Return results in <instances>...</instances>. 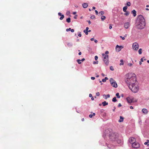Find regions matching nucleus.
I'll return each instance as SVG.
<instances>
[{
  "mask_svg": "<svg viewBox=\"0 0 149 149\" xmlns=\"http://www.w3.org/2000/svg\"><path fill=\"white\" fill-rule=\"evenodd\" d=\"M126 76V78L125 79V82L128 86L136 83V80L135 74H127Z\"/></svg>",
  "mask_w": 149,
  "mask_h": 149,
  "instance_id": "nucleus-1",
  "label": "nucleus"
},
{
  "mask_svg": "<svg viewBox=\"0 0 149 149\" xmlns=\"http://www.w3.org/2000/svg\"><path fill=\"white\" fill-rule=\"evenodd\" d=\"M136 83H134V84H132L130 86H128L130 89L131 91L134 93H137L139 89L138 86L137 85H136Z\"/></svg>",
  "mask_w": 149,
  "mask_h": 149,
  "instance_id": "nucleus-2",
  "label": "nucleus"
},
{
  "mask_svg": "<svg viewBox=\"0 0 149 149\" xmlns=\"http://www.w3.org/2000/svg\"><path fill=\"white\" fill-rule=\"evenodd\" d=\"M118 135L116 133L111 132L109 135V138L112 141H114L117 138Z\"/></svg>",
  "mask_w": 149,
  "mask_h": 149,
  "instance_id": "nucleus-3",
  "label": "nucleus"
},
{
  "mask_svg": "<svg viewBox=\"0 0 149 149\" xmlns=\"http://www.w3.org/2000/svg\"><path fill=\"white\" fill-rule=\"evenodd\" d=\"M102 54V56H104V58L103 59V61L106 65H108L109 63L108 55H105V54L104 53Z\"/></svg>",
  "mask_w": 149,
  "mask_h": 149,
  "instance_id": "nucleus-4",
  "label": "nucleus"
},
{
  "mask_svg": "<svg viewBox=\"0 0 149 149\" xmlns=\"http://www.w3.org/2000/svg\"><path fill=\"white\" fill-rule=\"evenodd\" d=\"M146 25V23L137 22V26L138 29H143Z\"/></svg>",
  "mask_w": 149,
  "mask_h": 149,
  "instance_id": "nucleus-5",
  "label": "nucleus"
},
{
  "mask_svg": "<svg viewBox=\"0 0 149 149\" xmlns=\"http://www.w3.org/2000/svg\"><path fill=\"white\" fill-rule=\"evenodd\" d=\"M137 22L146 23L144 17L141 15H139L137 18Z\"/></svg>",
  "mask_w": 149,
  "mask_h": 149,
  "instance_id": "nucleus-6",
  "label": "nucleus"
},
{
  "mask_svg": "<svg viewBox=\"0 0 149 149\" xmlns=\"http://www.w3.org/2000/svg\"><path fill=\"white\" fill-rule=\"evenodd\" d=\"M110 82L111 85L113 87L116 88L117 87V85L116 82L113 80L112 78L110 79Z\"/></svg>",
  "mask_w": 149,
  "mask_h": 149,
  "instance_id": "nucleus-7",
  "label": "nucleus"
},
{
  "mask_svg": "<svg viewBox=\"0 0 149 149\" xmlns=\"http://www.w3.org/2000/svg\"><path fill=\"white\" fill-rule=\"evenodd\" d=\"M132 47L133 49L136 51L139 48V45L137 43L135 42L132 44Z\"/></svg>",
  "mask_w": 149,
  "mask_h": 149,
  "instance_id": "nucleus-8",
  "label": "nucleus"
},
{
  "mask_svg": "<svg viewBox=\"0 0 149 149\" xmlns=\"http://www.w3.org/2000/svg\"><path fill=\"white\" fill-rule=\"evenodd\" d=\"M132 146L134 148H137L139 147L140 145L138 142H135L132 143Z\"/></svg>",
  "mask_w": 149,
  "mask_h": 149,
  "instance_id": "nucleus-9",
  "label": "nucleus"
},
{
  "mask_svg": "<svg viewBox=\"0 0 149 149\" xmlns=\"http://www.w3.org/2000/svg\"><path fill=\"white\" fill-rule=\"evenodd\" d=\"M123 48V47L122 46H119L117 45L116 47V51L119 52Z\"/></svg>",
  "mask_w": 149,
  "mask_h": 149,
  "instance_id": "nucleus-10",
  "label": "nucleus"
},
{
  "mask_svg": "<svg viewBox=\"0 0 149 149\" xmlns=\"http://www.w3.org/2000/svg\"><path fill=\"white\" fill-rule=\"evenodd\" d=\"M136 141V139L135 138L133 137H131L129 139V141L130 143L132 144L133 143L135 142Z\"/></svg>",
  "mask_w": 149,
  "mask_h": 149,
  "instance_id": "nucleus-11",
  "label": "nucleus"
},
{
  "mask_svg": "<svg viewBox=\"0 0 149 149\" xmlns=\"http://www.w3.org/2000/svg\"><path fill=\"white\" fill-rule=\"evenodd\" d=\"M130 26V22H127L124 24V27L125 28L127 29H128Z\"/></svg>",
  "mask_w": 149,
  "mask_h": 149,
  "instance_id": "nucleus-12",
  "label": "nucleus"
},
{
  "mask_svg": "<svg viewBox=\"0 0 149 149\" xmlns=\"http://www.w3.org/2000/svg\"><path fill=\"white\" fill-rule=\"evenodd\" d=\"M110 133V131L108 129H107L104 130V133L105 136H106L108 134Z\"/></svg>",
  "mask_w": 149,
  "mask_h": 149,
  "instance_id": "nucleus-13",
  "label": "nucleus"
},
{
  "mask_svg": "<svg viewBox=\"0 0 149 149\" xmlns=\"http://www.w3.org/2000/svg\"><path fill=\"white\" fill-rule=\"evenodd\" d=\"M107 146L108 148L110 149H113L114 147V146L113 145L110 144H107Z\"/></svg>",
  "mask_w": 149,
  "mask_h": 149,
  "instance_id": "nucleus-14",
  "label": "nucleus"
},
{
  "mask_svg": "<svg viewBox=\"0 0 149 149\" xmlns=\"http://www.w3.org/2000/svg\"><path fill=\"white\" fill-rule=\"evenodd\" d=\"M88 6V4L87 3H84L82 4V6L84 8H86Z\"/></svg>",
  "mask_w": 149,
  "mask_h": 149,
  "instance_id": "nucleus-15",
  "label": "nucleus"
},
{
  "mask_svg": "<svg viewBox=\"0 0 149 149\" xmlns=\"http://www.w3.org/2000/svg\"><path fill=\"white\" fill-rule=\"evenodd\" d=\"M136 12L135 10H133L132 11V13L133 14L134 17H135L136 15Z\"/></svg>",
  "mask_w": 149,
  "mask_h": 149,
  "instance_id": "nucleus-16",
  "label": "nucleus"
},
{
  "mask_svg": "<svg viewBox=\"0 0 149 149\" xmlns=\"http://www.w3.org/2000/svg\"><path fill=\"white\" fill-rule=\"evenodd\" d=\"M120 119L118 120V122L120 123L123 122V121L124 118L120 116Z\"/></svg>",
  "mask_w": 149,
  "mask_h": 149,
  "instance_id": "nucleus-17",
  "label": "nucleus"
},
{
  "mask_svg": "<svg viewBox=\"0 0 149 149\" xmlns=\"http://www.w3.org/2000/svg\"><path fill=\"white\" fill-rule=\"evenodd\" d=\"M142 111L144 114H146L148 112L147 110L146 109H143Z\"/></svg>",
  "mask_w": 149,
  "mask_h": 149,
  "instance_id": "nucleus-18",
  "label": "nucleus"
},
{
  "mask_svg": "<svg viewBox=\"0 0 149 149\" xmlns=\"http://www.w3.org/2000/svg\"><path fill=\"white\" fill-rule=\"evenodd\" d=\"M127 100L128 102L129 103H131L132 102V100L129 97H127Z\"/></svg>",
  "mask_w": 149,
  "mask_h": 149,
  "instance_id": "nucleus-19",
  "label": "nucleus"
},
{
  "mask_svg": "<svg viewBox=\"0 0 149 149\" xmlns=\"http://www.w3.org/2000/svg\"><path fill=\"white\" fill-rule=\"evenodd\" d=\"M103 96H104V98L105 99H107L108 98H109L110 97V95L109 94L107 95H104Z\"/></svg>",
  "mask_w": 149,
  "mask_h": 149,
  "instance_id": "nucleus-20",
  "label": "nucleus"
},
{
  "mask_svg": "<svg viewBox=\"0 0 149 149\" xmlns=\"http://www.w3.org/2000/svg\"><path fill=\"white\" fill-rule=\"evenodd\" d=\"M102 104L104 106H105L106 105H107L108 104V102H106L105 101L103 102Z\"/></svg>",
  "mask_w": 149,
  "mask_h": 149,
  "instance_id": "nucleus-21",
  "label": "nucleus"
},
{
  "mask_svg": "<svg viewBox=\"0 0 149 149\" xmlns=\"http://www.w3.org/2000/svg\"><path fill=\"white\" fill-rule=\"evenodd\" d=\"M144 144L145 145H147V146H149V140L147 139L146 141L144 143Z\"/></svg>",
  "mask_w": 149,
  "mask_h": 149,
  "instance_id": "nucleus-22",
  "label": "nucleus"
},
{
  "mask_svg": "<svg viewBox=\"0 0 149 149\" xmlns=\"http://www.w3.org/2000/svg\"><path fill=\"white\" fill-rule=\"evenodd\" d=\"M127 6H125L123 8V11L125 12H126V10L127 9Z\"/></svg>",
  "mask_w": 149,
  "mask_h": 149,
  "instance_id": "nucleus-23",
  "label": "nucleus"
},
{
  "mask_svg": "<svg viewBox=\"0 0 149 149\" xmlns=\"http://www.w3.org/2000/svg\"><path fill=\"white\" fill-rule=\"evenodd\" d=\"M112 101L113 102H115L116 101H117V100L116 99V97H114L113 99H112Z\"/></svg>",
  "mask_w": 149,
  "mask_h": 149,
  "instance_id": "nucleus-24",
  "label": "nucleus"
},
{
  "mask_svg": "<svg viewBox=\"0 0 149 149\" xmlns=\"http://www.w3.org/2000/svg\"><path fill=\"white\" fill-rule=\"evenodd\" d=\"M66 22L68 23H69L70 22V17H68L67 19L66 20Z\"/></svg>",
  "mask_w": 149,
  "mask_h": 149,
  "instance_id": "nucleus-25",
  "label": "nucleus"
},
{
  "mask_svg": "<svg viewBox=\"0 0 149 149\" xmlns=\"http://www.w3.org/2000/svg\"><path fill=\"white\" fill-rule=\"evenodd\" d=\"M106 17L104 16H102L101 17V19L102 21H103L105 19Z\"/></svg>",
  "mask_w": 149,
  "mask_h": 149,
  "instance_id": "nucleus-26",
  "label": "nucleus"
},
{
  "mask_svg": "<svg viewBox=\"0 0 149 149\" xmlns=\"http://www.w3.org/2000/svg\"><path fill=\"white\" fill-rule=\"evenodd\" d=\"M120 62H121V63L120 64V65H123L124 64V63H123V60H122V59L121 60H120Z\"/></svg>",
  "mask_w": 149,
  "mask_h": 149,
  "instance_id": "nucleus-27",
  "label": "nucleus"
},
{
  "mask_svg": "<svg viewBox=\"0 0 149 149\" xmlns=\"http://www.w3.org/2000/svg\"><path fill=\"white\" fill-rule=\"evenodd\" d=\"M116 96L118 98H120V96L119 95V93H117L116 94Z\"/></svg>",
  "mask_w": 149,
  "mask_h": 149,
  "instance_id": "nucleus-28",
  "label": "nucleus"
},
{
  "mask_svg": "<svg viewBox=\"0 0 149 149\" xmlns=\"http://www.w3.org/2000/svg\"><path fill=\"white\" fill-rule=\"evenodd\" d=\"M126 12L125 13L124 15L126 16H128L130 14V12L128 11Z\"/></svg>",
  "mask_w": 149,
  "mask_h": 149,
  "instance_id": "nucleus-29",
  "label": "nucleus"
},
{
  "mask_svg": "<svg viewBox=\"0 0 149 149\" xmlns=\"http://www.w3.org/2000/svg\"><path fill=\"white\" fill-rule=\"evenodd\" d=\"M142 49L141 48L138 51L139 53V54H141L142 53Z\"/></svg>",
  "mask_w": 149,
  "mask_h": 149,
  "instance_id": "nucleus-30",
  "label": "nucleus"
},
{
  "mask_svg": "<svg viewBox=\"0 0 149 149\" xmlns=\"http://www.w3.org/2000/svg\"><path fill=\"white\" fill-rule=\"evenodd\" d=\"M61 17L60 18V19L61 20H62L64 18V15H62L61 16Z\"/></svg>",
  "mask_w": 149,
  "mask_h": 149,
  "instance_id": "nucleus-31",
  "label": "nucleus"
},
{
  "mask_svg": "<svg viewBox=\"0 0 149 149\" xmlns=\"http://www.w3.org/2000/svg\"><path fill=\"white\" fill-rule=\"evenodd\" d=\"M99 13L101 15H102L104 14V12L103 11H101L99 12Z\"/></svg>",
  "mask_w": 149,
  "mask_h": 149,
  "instance_id": "nucleus-32",
  "label": "nucleus"
},
{
  "mask_svg": "<svg viewBox=\"0 0 149 149\" xmlns=\"http://www.w3.org/2000/svg\"><path fill=\"white\" fill-rule=\"evenodd\" d=\"M77 62L79 64H80L81 63V60L80 59H77Z\"/></svg>",
  "mask_w": 149,
  "mask_h": 149,
  "instance_id": "nucleus-33",
  "label": "nucleus"
},
{
  "mask_svg": "<svg viewBox=\"0 0 149 149\" xmlns=\"http://www.w3.org/2000/svg\"><path fill=\"white\" fill-rule=\"evenodd\" d=\"M131 3L130 2H128L127 3V5L128 6H130Z\"/></svg>",
  "mask_w": 149,
  "mask_h": 149,
  "instance_id": "nucleus-34",
  "label": "nucleus"
},
{
  "mask_svg": "<svg viewBox=\"0 0 149 149\" xmlns=\"http://www.w3.org/2000/svg\"><path fill=\"white\" fill-rule=\"evenodd\" d=\"M84 32L85 33L86 35H87L88 34V31H86L84 30Z\"/></svg>",
  "mask_w": 149,
  "mask_h": 149,
  "instance_id": "nucleus-35",
  "label": "nucleus"
},
{
  "mask_svg": "<svg viewBox=\"0 0 149 149\" xmlns=\"http://www.w3.org/2000/svg\"><path fill=\"white\" fill-rule=\"evenodd\" d=\"M95 18V17L94 15H92L91 17V18L92 19H94Z\"/></svg>",
  "mask_w": 149,
  "mask_h": 149,
  "instance_id": "nucleus-36",
  "label": "nucleus"
},
{
  "mask_svg": "<svg viewBox=\"0 0 149 149\" xmlns=\"http://www.w3.org/2000/svg\"><path fill=\"white\" fill-rule=\"evenodd\" d=\"M110 70H112V71H113L114 70V69H113V67L112 66H111L110 67Z\"/></svg>",
  "mask_w": 149,
  "mask_h": 149,
  "instance_id": "nucleus-37",
  "label": "nucleus"
},
{
  "mask_svg": "<svg viewBox=\"0 0 149 149\" xmlns=\"http://www.w3.org/2000/svg\"><path fill=\"white\" fill-rule=\"evenodd\" d=\"M70 30H71V28H70L66 29V31L67 32L68 31H70Z\"/></svg>",
  "mask_w": 149,
  "mask_h": 149,
  "instance_id": "nucleus-38",
  "label": "nucleus"
},
{
  "mask_svg": "<svg viewBox=\"0 0 149 149\" xmlns=\"http://www.w3.org/2000/svg\"><path fill=\"white\" fill-rule=\"evenodd\" d=\"M98 57L97 56H95V60H97L98 59Z\"/></svg>",
  "mask_w": 149,
  "mask_h": 149,
  "instance_id": "nucleus-39",
  "label": "nucleus"
},
{
  "mask_svg": "<svg viewBox=\"0 0 149 149\" xmlns=\"http://www.w3.org/2000/svg\"><path fill=\"white\" fill-rule=\"evenodd\" d=\"M96 96H98L100 95V93L99 92H97L96 93Z\"/></svg>",
  "mask_w": 149,
  "mask_h": 149,
  "instance_id": "nucleus-40",
  "label": "nucleus"
},
{
  "mask_svg": "<svg viewBox=\"0 0 149 149\" xmlns=\"http://www.w3.org/2000/svg\"><path fill=\"white\" fill-rule=\"evenodd\" d=\"M120 37L123 40H124L125 39V37H123L122 36H120Z\"/></svg>",
  "mask_w": 149,
  "mask_h": 149,
  "instance_id": "nucleus-41",
  "label": "nucleus"
},
{
  "mask_svg": "<svg viewBox=\"0 0 149 149\" xmlns=\"http://www.w3.org/2000/svg\"><path fill=\"white\" fill-rule=\"evenodd\" d=\"M109 53V52L108 51H106L105 52V55H107V54H108Z\"/></svg>",
  "mask_w": 149,
  "mask_h": 149,
  "instance_id": "nucleus-42",
  "label": "nucleus"
},
{
  "mask_svg": "<svg viewBox=\"0 0 149 149\" xmlns=\"http://www.w3.org/2000/svg\"><path fill=\"white\" fill-rule=\"evenodd\" d=\"M79 34L78 35V36L79 37H81V34L80 32H79Z\"/></svg>",
  "mask_w": 149,
  "mask_h": 149,
  "instance_id": "nucleus-43",
  "label": "nucleus"
},
{
  "mask_svg": "<svg viewBox=\"0 0 149 149\" xmlns=\"http://www.w3.org/2000/svg\"><path fill=\"white\" fill-rule=\"evenodd\" d=\"M102 81L103 82H105L106 81V80L104 78L102 80Z\"/></svg>",
  "mask_w": 149,
  "mask_h": 149,
  "instance_id": "nucleus-44",
  "label": "nucleus"
},
{
  "mask_svg": "<svg viewBox=\"0 0 149 149\" xmlns=\"http://www.w3.org/2000/svg\"><path fill=\"white\" fill-rule=\"evenodd\" d=\"M95 79V78L94 77H91V79L92 80H94Z\"/></svg>",
  "mask_w": 149,
  "mask_h": 149,
  "instance_id": "nucleus-45",
  "label": "nucleus"
},
{
  "mask_svg": "<svg viewBox=\"0 0 149 149\" xmlns=\"http://www.w3.org/2000/svg\"><path fill=\"white\" fill-rule=\"evenodd\" d=\"M93 116V115H92V114H90L89 115V117L90 118H92Z\"/></svg>",
  "mask_w": 149,
  "mask_h": 149,
  "instance_id": "nucleus-46",
  "label": "nucleus"
},
{
  "mask_svg": "<svg viewBox=\"0 0 149 149\" xmlns=\"http://www.w3.org/2000/svg\"><path fill=\"white\" fill-rule=\"evenodd\" d=\"M132 65V63H129L128 64V65L130 66H131Z\"/></svg>",
  "mask_w": 149,
  "mask_h": 149,
  "instance_id": "nucleus-47",
  "label": "nucleus"
},
{
  "mask_svg": "<svg viewBox=\"0 0 149 149\" xmlns=\"http://www.w3.org/2000/svg\"><path fill=\"white\" fill-rule=\"evenodd\" d=\"M95 13L97 15L98 14V12L97 11V10H95Z\"/></svg>",
  "mask_w": 149,
  "mask_h": 149,
  "instance_id": "nucleus-48",
  "label": "nucleus"
},
{
  "mask_svg": "<svg viewBox=\"0 0 149 149\" xmlns=\"http://www.w3.org/2000/svg\"><path fill=\"white\" fill-rule=\"evenodd\" d=\"M77 15H75L74 17V18L75 19H77Z\"/></svg>",
  "mask_w": 149,
  "mask_h": 149,
  "instance_id": "nucleus-49",
  "label": "nucleus"
},
{
  "mask_svg": "<svg viewBox=\"0 0 149 149\" xmlns=\"http://www.w3.org/2000/svg\"><path fill=\"white\" fill-rule=\"evenodd\" d=\"M88 29H89V28L88 27H86V29L85 30H84L88 31Z\"/></svg>",
  "mask_w": 149,
  "mask_h": 149,
  "instance_id": "nucleus-50",
  "label": "nucleus"
},
{
  "mask_svg": "<svg viewBox=\"0 0 149 149\" xmlns=\"http://www.w3.org/2000/svg\"><path fill=\"white\" fill-rule=\"evenodd\" d=\"M121 104H120V103H119L118 104V107H120L121 106Z\"/></svg>",
  "mask_w": 149,
  "mask_h": 149,
  "instance_id": "nucleus-51",
  "label": "nucleus"
},
{
  "mask_svg": "<svg viewBox=\"0 0 149 149\" xmlns=\"http://www.w3.org/2000/svg\"><path fill=\"white\" fill-rule=\"evenodd\" d=\"M73 33L74 32V29H71V30H70Z\"/></svg>",
  "mask_w": 149,
  "mask_h": 149,
  "instance_id": "nucleus-52",
  "label": "nucleus"
},
{
  "mask_svg": "<svg viewBox=\"0 0 149 149\" xmlns=\"http://www.w3.org/2000/svg\"><path fill=\"white\" fill-rule=\"evenodd\" d=\"M144 57L142 58H141L140 61L141 62H143V58H144Z\"/></svg>",
  "mask_w": 149,
  "mask_h": 149,
  "instance_id": "nucleus-53",
  "label": "nucleus"
},
{
  "mask_svg": "<svg viewBox=\"0 0 149 149\" xmlns=\"http://www.w3.org/2000/svg\"><path fill=\"white\" fill-rule=\"evenodd\" d=\"M62 15V14L61 13H58V15L59 16H61Z\"/></svg>",
  "mask_w": 149,
  "mask_h": 149,
  "instance_id": "nucleus-54",
  "label": "nucleus"
},
{
  "mask_svg": "<svg viewBox=\"0 0 149 149\" xmlns=\"http://www.w3.org/2000/svg\"><path fill=\"white\" fill-rule=\"evenodd\" d=\"M84 60H85V59L84 58H83L81 60V61H83Z\"/></svg>",
  "mask_w": 149,
  "mask_h": 149,
  "instance_id": "nucleus-55",
  "label": "nucleus"
},
{
  "mask_svg": "<svg viewBox=\"0 0 149 149\" xmlns=\"http://www.w3.org/2000/svg\"><path fill=\"white\" fill-rule=\"evenodd\" d=\"M92 96H92V94H89V97H92Z\"/></svg>",
  "mask_w": 149,
  "mask_h": 149,
  "instance_id": "nucleus-56",
  "label": "nucleus"
},
{
  "mask_svg": "<svg viewBox=\"0 0 149 149\" xmlns=\"http://www.w3.org/2000/svg\"><path fill=\"white\" fill-rule=\"evenodd\" d=\"M68 46H71L72 45L70 43H68Z\"/></svg>",
  "mask_w": 149,
  "mask_h": 149,
  "instance_id": "nucleus-57",
  "label": "nucleus"
},
{
  "mask_svg": "<svg viewBox=\"0 0 149 149\" xmlns=\"http://www.w3.org/2000/svg\"><path fill=\"white\" fill-rule=\"evenodd\" d=\"M112 28V26L110 25L109 26V29H111Z\"/></svg>",
  "mask_w": 149,
  "mask_h": 149,
  "instance_id": "nucleus-58",
  "label": "nucleus"
},
{
  "mask_svg": "<svg viewBox=\"0 0 149 149\" xmlns=\"http://www.w3.org/2000/svg\"><path fill=\"white\" fill-rule=\"evenodd\" d=\"M94 42L95 43H97V41L96 40H95Z\"/></svg>",
  "mask_w": 149,
  "mask_h": 149,
  "instance_id": "nucleus-59",
  "label": "nucleus"
},
{
  "mask_svg": "<svg viewBox=\"0 0 149 149\" xmlns=\"http://www.w3.org/2000/svg\"><path fill=\"white\" fill-rule=\"evenodd\" d=\"M130 108L131 109H133V107L132 106H131L130 107Z\"/></svg>",
  "mask_w": 149,
  "mask_h": 149,
  "instance_id": "nucleus-60",
  "label": "nucleus"
},
{
  "mask_svg": "<svg viewBox=\"0 0 149 149\" xmlns=\"http://www.w3.org/2000/svg\"><path fill=\"white\" fill-rule=\"evenodd\" d=\"M77 12H74L73 13V15H75L76 14Z\"/></svg>",
  "mask_w": 149,
  "mask_h": 149,
  "instance_id": "nucleus-61",
  "label": "nucleus"
},
{
  "mask_svg": "<svg viewBox=\"0 0 149 149\" xmlns=\"http://www.w3.org/2000/svg\"><path fill=\"white\" fill-rule=\"evenodd\" d=\"M91 97V99L92 100H94V98H93V96L92 97Z\"/></svg>",
  "mask_w": 149,
  "mask_h": 149,
  "instance_id": "nucleus-62",
  "label": "nucleus"
},
{
  "mask_svg": "<svg viewBox=\"0 0 149 149\" xmlns=\"http://www.w3.org/2000/svg\"><path fill=\"white\" fill-rule=\"evenodd\" d=\"M94 40V38H91V41H93V40Z\"/></svg>",
  "mask_w": 149,
  "mask_h": 149,
  "instance_id": "nucleus-63",
  "label": "nucleus"
},
{
  "mask_svg": "<svg viewBox=\"0 0 149 149\" xmlns=\"http://www.w3.org/2000/svg\"><path fill=\"white\" fill-rule=\"evenodd\" d=\"M104 79L106 80H106H108V78L107 77H105L104 78Z\"/></svg>",
  "mask_w": 149,
  "mask_h": 149,
  "instance_id": "nucleus-64",
  "label": "nucleus"
}]
</instances>
